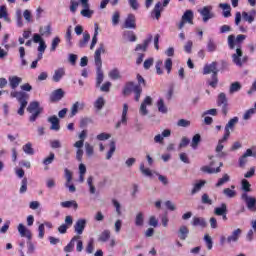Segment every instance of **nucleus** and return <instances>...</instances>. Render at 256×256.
Segmentation results:
<instances>
[{"label": "nucleus", "mask_w": 256, "mask_h": 256, "mask_svg": "<svg viewBox=\"0 0 256 256\" xmlns=\"http://www.w3.org/2000/svg\"><path fill=\"white\" fill-rule=\"evenodd\" d=\"M247 61H249V57L244 55L243 49H241V46H238L235 50V53L232 54V63H234V65L237 67H243Z\"/></svg>", "instance_id": "f257e3e1"}, {"label": "nucleus", "mask_w": 256, "mask_h": 256, "mask_svg": "<svg viewBox=\"0 0 256 256\" xmlns=\"http://www.w3.org/2000/svg\"><path fill=\"white\" fill-rule=\"evenodd\" d=\"M247 39L246 35L239 34L236 36L235 35H229L228 36V47L229 49H235V47H241V43H243Z\"/></svg>", "instance_id": "f03ea898"}, {"label": "nucleus", "mask_w": 256, "mask_h": 256, "mask_svg": "<svg viewBox=\"0 0 256 256\" xmlns=\"http://www.w3.org/2000/svg\"><path fill=\"white\" fill-rule=\"evenodd\" d=\"M241 199L246 203L247 209L252 213H256V198L253 196L247 195V192H244L241 195Z\"/></svg>", "instance_id": "7ed1b4c3"}, {"label": "nucleus", "mask_w": 256, "mask_h": 256, "mask_svg": "<svg viewBox=\"0 0 256 256\" xmlns=\"http://www.w3.org/2000/svg\"><path fill=\"white\" fill-rule=\"evenodd\" d=\"M198 13L202 16V21L204 23H207L209 19H213L215 17V13H213V6H204L198 10Z\"/></svg>", "instance_id": "20e7f679"}, {"label": "nucleus", "mask_w": 256, "mask_h": 256, "mask_svg": "<svg viewBox=\"0 0 256 256\" xmlns=\"http://www.w3.org/2000/svg\"><path fill=\"white\" fill-rule=\"evenodd\" d=\"M152 105H153V98L151 96H146L139 108L140 115L142 117L149 115V110L147 109V107H151Z\"/></svg>", "instance_id": "39448f33"}, {"label": "nucleus", "mask_w": 256, "mask_h": 256, "mask_svg": "<svg viewBox=\"0 0 256 256\" xmlns=\"http://www.w3.org/2000/svg\"><path fill=\"white\" fill-rule=\"evenodd\" d=\"M193 11L186 10L185 13L182 15L181 21L178 24V29L181 31L183 27H185V23H189V25H193Z\"/></svg>", "instance_id": "423d86ee"}, {"label": "nucleus", "mask_w": 256, "mask_h": 256, "mask_svg": "<svg viewBox=\"0 0 256 256\" xmlns=\"http://www.w3.org/2000/svg\"><path fill=\"white\" fill-rule=\"evenodd\" d=\"M238 123H239V117H233L228 121V123L225 126L224 139H229L231 135V131L235 129V125H237Z\"/></svg>", "instance_id": "0eeeda50"}, {"label": "nucleus", "mask_w": 256, "mask_h": 256, "mask_svg": "<svg viewBox=\"0 0 256 256\" xmlns=\"http://www.w3.org/2000/svg\"><path fill=\"white\" fill-rule=\"evenodd\" d=\"M10 97L13 99H17V101L21 104L28 103L29 95L23 91H12L10 93Z\"/></svg>", "instance_id": "6e6552de"}, {"label": "nucleus", "mask_w": 256, "mask_h": 256, "mask_svg": "<svg viewBox=\"0 0 256 256\" xmlns=\"http://www.w3.org/2000/svg\"><path fill=\"white\" fill-rule=\"evenodd\" d=\"M217 105L218 107H221L223 115H227L228 109H227V95L223 92H221L218 95L217 99Z\"/></svg>", "instance_id": "1a4fd4ad"}, {"label": "nucleus", "mask_w": 256, "mask_h": 256, "mask_svg": "<svg viewBox=\"0 0 256 256\" xmlns=\"http://www.w3.org/2000/svg\"><path fill=\"white\" fill-rule=\"evenodd\" d=\"M217 65H218L217 61L204 65L203 75H210V73H212V75H217V73H219V69L217 68Z\"/></svg>", "instance_id": "9d476101"}, {"label": "nucleus", "mask_w": 256, "mask_h": 256, "mask_svg": "<svg viewBox=\"0 0 256 256\" xmlns=\"http://www.w3.org/2000/svg\"><path fill=\"white\" fill-rule=\"evenodd\" d=\"M105 53H106L105 44L100 43L99 47L97 48L94 54L95 65H103V61L101 60V54H105Z\"/></svg>", "instance_id": "9b49d317"}, {"label": "nucleus", "mask_w": 256, "mask_h": 256, "mask_svg": "<svg viewBox=\"0 0 256 256\" xmlns=\"http://www.w3.org/2000/svg\"><path fill=\"white\" fill-rule=\"evenodd\" d=\"M125 29H137V18L134 14H128L124 21Z\"/></svg>", "instance_id": "f8f14e48"}, {"label": "nucleus", "mask_w": 256, "mask_h": 256, "mask_svg": "<svg viewBox=\"0 0 256 256\" xmlns=\"http://www.w3.org/2000/svg\"><path fill=\"white\" fill-rule=\"evenodd\" d=\"M87 225V220L85 219H78L74 225V231L77 233L78 237L83 235V231H85V227Z\"/></svg>", "instance_id": "ddd939ff"}, {"label": "nucleus", "mask_w": 256, "mask_h": 256, "mask_svg": "<svg viewBox=\"0 0 256 256\" xmlns=\"http://www.w3.org/2000/svg\"><path fill=\"white\" fill-rule=\"evenodd\" d=\"M81 5L84 8L80 12L82 17H87L88 19H91V17L93 16V10L89 9V0H81Z\"/></svg>", "instance_id": "4468645a"}, {"label": "nucleus", "mask_w": 256, "mask_h": 256, "mask_svg": "<svg viewBox=\"0 0 256 256\" xmlns=\"http://www.w3.org/2000/svg\"><path fill=\"white\" fill-rule=\"evenodd\" d=\"M243 233V230H241V228H238V229H235L231 235H229L227 238H226V241L228 244H231V243H237L239 241V238L241 237Z\"/></svg>", "instance_id": "2eb2a0df"}, {"label": "nucleus", "mask_w": 256, "mask_h": 256, "mask_svg": "<svg viewBox=\"0 0 256 256\" xmlns=\"http://www.w3.org/2000/svg\"><path fill=\"white\" fill-rule=\"evenodd\" d=\"M247 157H255V153H253V150L247 149L245 153L239 158V167L243 168L248 163Z\"/></svg>", "instance_id": "dca6fc26"}, {"label": "nucleus", "mask_w": 256, "mask_h": 256, "mask_svg": "<svg viewBox=\"0 0 256 256\" xmlns=\"http://www.w3.org/2000/svg\"><path fill=\"white\" fill-rule=\"evenodd\" d=\"M151 41H153V35H149L148 38H146L142 44H137L135 51H143L144 53L147 51V48L149 45H151Z\"/></svg>", "instance_id": "f3484780"}, {"label": "nucleus", "mask_w": 256, "mask_h": 256, "mask_svg": "<svg viewBox=\"0 0 256 256\" xmlns=\"http://www.w3.org/2000/svg\"><path fill=\"white\" fill-rule=\"evenodd\" d=\"M18 232L21 237H26V239H28V241H31L33 234L31 233V230H29V229H27V227H25V225L19 224Z\"/></svg>", "instance_id": "a211bd4d"}, {"label": "nucleus", "mask_w": 256, "mask_h": 256, "mask_svg": "<svg viewBox=\"0 0 256 256\" xmlns=\"http://www.w3.org/2000/svg\"><path fill=\"white\" fill-rule=\"evenodd\" d=\"M63 77H65V68H58L54 71L52 80L54 83H59Z\"/></svg>", "instance_id": "6ab92c4d"}, {"label": "nucleus", "mask_w": 256, "mask_h": 256, "mask_svg": "<svg viewBox=\"0 0 256 256\" xmlns=\"http://www.w3.org/2000/svg\"><path fill=\"white\" fill-rule=\"evenodd\" d=\"M127 111H129V106L127 104L123 105V110H122V118L120 122L116 124V129H119L122 125H127Z\"/></svg>", "instance_id": "aec40b11"}, {"label": "nucleus", "mask_w": 256, "mask_h": 256, "mask_svg": "<svg viewBox=\"0 0 256 256\" xmlns=\"http://www.w3.org/2000/svg\"><path fill=\"white\" fill-rule=\"evenodd\" d=\"M48 123H51V131H59V129H61V125H59V118L55 115L48 118Z\"/></svg>", "instance_id": "412c9836"}, {"label": "nucleus", "mask_w": 256, "mask_h": 256, "mask_svg": "<svg viewBox=\"0 0 256 256\" xmlns=\"http://www.w3.org/2000/svg\"><path fill=\"white\" fill-rule=\"evenodd\" d=\"M85 107V104L84 103H81V102H75L70 111V117H75V115H77V113H79V111H82V109H84Z\"/></svg>", "instance_id": "4be33fe9"}, {"label": "nucleus", "mask_w": 256, "mask_h": 256, "mask_svg": "<svg viewBox=\"0 0 256 256\" xmlns=\"http://www.w3.org/2000/svg\"><path fill=\"white\" fill-rule=\"evenodd\" d=\"M103 67V64L96 65V87H100L101 84L103 83L104 75H103V70L101 69Z\"/></svg>", "instance_id": "5701e85b"}, {"label": "nucleus", "mask_w": 256, "mask_h": 256, "mask_svg": "<svg viewBox=\"0 0 256 256\" xmlns=\"http://www.w3.org/2000/svg\"><path fill=\"white\" fill-rule=\"evenodd\" d=\"M255 17H256L255 9H252L249 13L242 12V19H244V21H247V23H253V21H255Z\"/></svg>", "instance_id": "b1692460"}, {"label": "nucleus", "mask_w": 256, "mask_h": 256, "mask_svg": "<svg viewBox=\"0 0 256 256\" xmlns=\"http://www.w3.org/2000/svg\"><path fill=\"white\" fill-rule=\"evenodd\" d=\"M8 81L11 89H15L16 87H19V85H21L23 79L18 76H10L8 78Z\"/></svg>", "instance_id": "393cba45"}, {"label": "nucleus", "mask_w": 256, "mask_h": 256, "mask_svg": "<svg viewBox=\"0 0 256 256\" xmlns=\"http://www.w3.org/2000/svg\"><path fill=\"white\" fill-rule=\"evenodd\" d=\"M191 224L193 225V227H207V221L205 220V218L201 217H193Z\"/></svg>", "instance_id": "a878e982"}, {"label": "nucleus", "mask_w": 256, "mask_h": 256, "mask_svg": "<svg viewBox=\"0 0 256 256\" xmlns=\"http://www.w3.org/2000/svg\"><path fill=\"white\" fill-rule=\"evenodd\" d=\"M226 141L227 139H225V136L218 141V145L216 146V153H219L218 157H225L227 155L225 152H221L225 147L223 146V143H226Z\"/></svg>", "instance_id": "bb28decb"}, {"label": "nucleus", "mask_w": 256, "mask_h": 256, "mask_svg": "<svg viewBox=\"0 0 256 256\" xmlns=\"http://www.w3.org/2000/svg\"><path fill=\"white\" fill-rule=\"evenodd\" d=\"M60 205L64 209H71V207H73V209L75 211H77V209H79V204H77V201H75V200L64 201V202H61Z\"/></svg>", "instance_id": "cd10ccee"}, {"label": "nucleus", "mask_w": 256, "mask_h": 256, "mask_svg": "<svg viewBox=\"0 0 256 256\" xmlns=\"http://www.w3.org/2000/svg\"><path fill=\"white\" fill-rule=\"evenodd\" d=\"M219 8L222 9L223 11L222 12L223 17L225 18L231 17V5L227 3H220Z\"/></svg>", "instance_id": "c85d7f7f"}, {"label": "nucleus", "mask_w": 256, "mask_h": 256, "mask_svg": "<svg viewBox=\"0 0 256 256\" xmlns=\"http://www.w3.org/2000/svg\"><path fill=\"white\" fill-rule=\"evenodd\" d=\"M79 239H81V236H74L68 245L64 248L65 253H71L73 249H75V242L79 241Z\"/></svg>", "instance_id": "c756f323"}, {"label": "nucleus", "mask_w": 256, "mask_h": 256, "mask_svg": "<svg viewBox=\"0 0 256 256\" xmlns=\"http://www.w3.org/2000/svg\"><path fill=\"white\" fill-rule=\"evenodd\" d=\"M123 39L125 41H130V43H134V41H137V36L133 31L127 30L123 32Z\"/></svg>", "instance_id": "7c9ffc66"}, {"label": "nucleus", "mask_w": 256, "mask_h": 256, "mask_svg": "<svg viewBox=\"0 0 256 256\" xmlns=\"http://www.w3.org/2000/svg\"><path fill=\"white\" fill-rule=\"evenodd\" d=\"M206 49L208 53H215V51H217V42H215L212 38H209L207 41Z\"/></svg>", "instance_id": "2f4dec72"}, {"label": "nucleus", "mask_w": 256, "mask_h": 256, "mask_svg": "<svg viewBox=\"0 0 256 256\" xmlns=\"http://www.w3.org/2000/svg\"><path fill=\"white\" fill-rule=\"evenodd\" d=\"M64 95H65V92H63V89H57L52 93L51 101H61Z\"/></svg>", "instance_id": "473e14b6"}, {"label": "nucleus", "mask_w": 256, "mask_h": 256, "mask_svg": "<svg viewBox=\"0 0 256 256\" xmlns=\"http://www.w3.org/2000/svg\"><path fill=\"white\" fill-rule=\"evenodd\" d=\"M39 33L42 37H50V35H51V24H48L46 26H41L39 28Z\"/></svg>", "instance_id": "72a5a7b5"}, {"label": "nucleus", "mask_w": 256, "mask_h": 256, "mask_svg": "<svg viewBox=\"0 0 256 256\" xmlns=\"http://www.w3.org/2000/svg\"><path fill=\"white\" fill-rule=\"evenodd\" d=\"M224 213H227V204L225 203H222L220 207L214 209V215H217L218 217H221Z\"/></svg>", "instance_id": "f704fd0d"}, {"label": "nucleus", "mask_w": 256, "mask_h": 256, "mask_svg": "<svg viewBox=\"0 0 256 256\" xmlns=\"http://www.w3.org/2000/svg\"><path fill=\"white\" fill-rule=\"evenodd\" d=\"M135 87H137V85H135L134 82H128L124 87L123 94L129 95L130 93H133V91L135 92Z\"/></svg>", "instance_id": "c9c22d12"}, {"label": "nucleus", "mask_w": 256, "mask_h": 256, "mask_svg": "<svg viewBox=\"0 0 256 256\" xmlns=\"http://www.w3.org/2000/svg\"><path fill=\"white\" fill-rule=\"evenodd\" d=\"M0 19H4L7 23H11V19H9L7 14V6L5 5L0 6Z\"/></svg>", "instance_id": "e433bc0d"}, {"label": "nucleus", "mask_w": 256, "mask_h": 256, "mask_svg": "<svg viewBox=\"0 0 256 256\" xmlns=\"http://www.w3.org/2000/svg\"><path fill=\"white\" fill-rule=\"evenodd\" d=\"M161 5V2H157L152 11V15H155L156 19H160L161 17V11H163V7H161Z\"/></svg>", "instance_id": "4c0bfd02"}, {"label": "nucleus", "mask_w": 256, "mask_h": 256, "mask_svg": "<svg viewBox=\"0 0 256 256\" xmlns=\"http://www.w3.org/2000/svg\"><path fill=\"white\" fill-rule=\"evenodd\" d=\"M144 224H145V216H143L142 212H139L138 214H136V217H135V225L136 227H143Z\"/></svg>", "instance_id": "58836bf2"}, {"label": "nucleus", "mask_w": 256, "mask_h": 256, "mask_svg": "<svg viewBox=\"0 0 256 256\" xmlns=\"http://www.w3.org/2000/svg\"><path fill=\"white\" fill-rule=\"evenodd\" d=\"M235 185H232L231 188H225L223 190V193L225 197H229V199H233L237 195V192H235Z\"/></svg>", "instance_id": "ea45409f"}, {"label": "nucleus", "mask_w": 256, "mask_h": 256, "mask_svg": "<svg viewBox=\"0 0 256 256\" xmlns=\"http://www.w3.org/2000/svg\"><path fill=\"white\" fill-rule=\"evenodd\" d=\"M189 235V228H187V226H181L179 228V237L181 239V241H185V239H187Z\"/></svg>", "instance_id": "a19ab883"}, {"label": "nucleus", "mask_w": 256, "mask_h": 256, "mask_svg": "<svg viewBox=\"0 0 256 256\" xmlns=\"http://www.w3.org/2000/svg\"><path fill=\"white\" fill-rule=\"evenodd\" d=\"M105 103H106L105 98L100 96L94 102V107H95V109H97V111H101V109H103V107H105Z\"/></svg>", "instance_id": "79ce46f5"}, {"label": "nucleus", "mask_w": 256, "mask_h": 256, "mask_svg": "<svg viewBox=\"0 0 256 256\" xmlns=\"http://www.w3.org/2000/svg\"><path fill=\"white\" fill-rule=\"evenodd\" d=\"M157 107H158V111L159 113H163V114H166L168 109H167V106L165 105V101L163 100V98H160L158 101H157Z\"/></svg>", "instance_id": "37998d69"}, {"label": "nucleus", "mask_w": 256, "mask_h": 256, "mask_svg": "<svg viewBox=\"0 0 256 256\" xmlns=\"http://www.w3.org/2000/svg\"><path fill=\"white\" fill-rule=\"evenodd\" d=\"M110 237H111V231L104 230L98 237V241H101L102 243H106V241H109Z\"/></svg>", "instance_id": "c03bdc74"}, {"label": "nucleus", "mask_w": 256, "mask_h": 256, "mask_svg": "<svg viewBox=\"0 0 256 256\" xmlns=\"http://www.w3.org/2000/svg\"><path fill=\"white\" fill-rule=\"evenodd\" d=\"M89 39H91V35L89 32H84L83 39L79 41V47L83 49V47H87V43H89Z\"/></svg>", "instance_id": "a18cd8bd"}, {"label": "nucleus", "mask_w": 256, "mask_h": 256, "mask_svg": "<svg viewBox=\"0 0 256 256\" xmlns=\"http://www.w3.org/2000/svg\"><path fill=\"white\" fill-rule=\"evenodd\" d=\"M241 91V83L239 82H233L231 85H230V88H229V94L230 95H233V93H237Z\"/></svg>", "instance_id": "49530a36"}, {"label": "nucleus", "mask_w": 256, "mask_h": 256, "mask_svg": "<svg viewBox=\"0 0 256 256\" xmlns=\"http://www.w3.org/2000/svg\"><path fill=\"white\" fill-rule=\"evenodd\" d=\"M205 181H200L196 184H194L192 190H191V195H195L196 193H199L201 191V188L205 186Z\"/></svg>", "instance_id": "de8ad7c7"}, {"label": "nucleus", "mask_w": 256, "mask_h": 256, "mask_svg": "<svg viewBox=\"0 0 256 256\" xmlns=\"http://www.w3.org/2000/svg\"><path fill=\"white\" fill-rule=\"evenodd\" d=\"M201 171H203V173H209L210 175L213 173H221V168H211L210 166H203L201 168Z\"/></svg>", "instance_id": "09e8293b"}, {"label": "nucleus", "mask_w": 256, "mask_h": 256, "mask_svg": "<svg viewBox=\"0 0 256 256\" xmlns=\"http://www.w3.org/2000/svg\"><path fill=\"white\" fill-rule=\"evenodd\" d=\"M109 151L106 154V159L107 161H109V159H111V157H113V154L115 153L117 147L115 146V142L111 141L109 144Z\"/></svg>", "instance_id": "8fccbe9b"}, {"label": "nucleus", "mask_w": 256, "mask_h": 256, "mask_svg": "<svg viewBox=\"0 0 256 256\" xmlns=\"http://www.w3.org/2000/svg\"><path fill=\"white\" fill-rule=\"evenodd\" d=\"M200 143H201V135L200 134L194 135L191 142L192 149H197Z\"/></svg>", "instance_id": "3c124183"}, {"label": "nucleus", "mask_w": 256, "mask_h": 256, "mask_svg": "<svg viewBox=\"0 0 256 256\" xmlns=\"http://www.w3.org/2000/svg\"><path fill=\"white\" fill-rule=\"evenodd\" d=\"M71 33H73V26H68L66 35H65V39H66L69 47H71L73 45V42L71 41V39H72Z\"/></svg>", "instance_id": "603ef678"}, {"label": "nucleus", "mask_w": 256, "mask_h": 256, "mask_svg": "<svg viewBox=\"0 0 256 256\" xmlns=\"http://www.w3.org/2000/svg\"><path fill=\"white\" fill-rule=\"evenodd\" d=\"M108 76L110 77V79H113L114 81H117V79H121V73L117 68L111 70Z\"/></svg>", "instance_id": "864d4df0"}, {"label": "nucleus", "mask_w": 256, "mask_h": 256, "mask_svg": "<svg viewBox=\"0 0 256 256\" xmlns=\"http://www.w3.org/2000/svg\"><path fill=\"white\" fill-rule=\"evenodd\" d=\"M229 181H231V177L229 176V174H224L223 177L218 180L216 187H222V185H225V183H229Z\"/></svg>", "instance_id": "5fc2aeb1"}, {"label": "nucleus", "mask_w": 256, "mask_h": 256, "mask_svg": "<svg viewBox=\"0 0 256 256\" xmlns=\"http://www.w3.org/2000/svg\"><path fill=\"white\" fill-rule=\"evenodd\" d=\"M38 109H41L39 108V102L37 101H34V102H31L27 108V112L28 113H35V111H38Z\"/></svg>", "instance_id": "6e6d98bb"}, {"label": "nucleus", "mask_w": 256, "mask_h": 256, "mask_svg": "<svg viewBox=\"0 0 256 256\" xmlns=\"http://www.w3.org/2000/svg\"><path fill=\"white\" fill-rule=\"evenodd\" d=\"M140 172L142 175H145V177H153V172H151V169L145 168V164H140Z\"/></svg>", "instance_id": "4d7b16f0"}, {"label": "nucleus", "mask_w": 256, "mask_h": 256, "mask_svg": "<svg viewBox=\"0 0 256 256\" xmlns=\"http://www.w3.org/2000/svg\"><path fill=\"white\" fill-rule=\"evenodd\" d=\"M23 151L26 155H35V150H33V145L31 143H27L23 146Z\"/></svg>", "instance_id": "13d9d810"}, {"label": "nucleus", "mask_w": 256, "mask_h": 256, "mask_svg": "<svg viewBox=\"0 0 256 256\" xmlns=\"http://www.w3.org/2000/svg\"><path fill=\"white\" fill-rule=\"evenodd\" d=\"M84 147H85L87 157H93V153H95L93 145H91L89 142H86L84 144Z\"/></svg>", "instance_id": "bf43d9fd"}, {"label": "nucleus", "mask_w": 256, "mask_h": 256, "mask_svg": "<svg viewBox=\"0 0 256 256\" xmlns=\"http://www.w3.org/2000/svg\"><path fill=\"white\" fill-rule=\"evenodd\" d=\"M256 111L255 108H250L248 109L244 115H243V120L244 121H249V119H251V117H253V115H255Z\"/></svg>", "instance_id": "052dcab7"}, {"label": "nucleus", "mask_w": 256, "mask_h": 256, "mask_svg": "<svg viewBox=\"0 0 256 256\" xmlns=\"http://www.w3.org/2000/svg\"><path fill=\"white\" fill-rule=\"evenodd\" d=\"M241 185L242 191H245V193H249V191H251V183H249L247 179H242Z\"/></svg>", "instance_id": "680f3d73"}, {"label": "nucleus", "mask_w": 256, "mask_h": 256, "mask_svg": "<svg viewBox=\"0 0 256 256\" xmlns=\"http://www.w3.org/2000/svg\"><path fill=\"white\" fill-rule=\"evenodd\" d=\"M204 241L207 245V249L209 251H211V249H213V238H211V236H209V234L204 235Z\"/></svg>", "instance_id": "e2e57ef3"}, {"label": "nucleus", "mask_w": 256, "mask_h": 256, "mask_svg": "<svg viewBox=\"0 0 256 256\" xmlns=\"http://www.w3.org/2000/svg\"><path fill=\"white\" fill-rule=\"evenodd\" d=\"M177 127H183V128L191 127V121L187 119H180L177 121Z\"/></svg>", "instance_id": "0e129e2a"}, {"label": "nucleus", "mask_w": 256, "mask_h": 256, "mask_svg": "<svg viewBox=\"0 0 256 256\" xmlns=\"http://www.w3.org/2000/svg\"><path fill=\"white\" fill-rule=\"evenodd\" d=\"M93 251H95V242L93 239H90L86 246V252L91 254Z\"/></svg>", "instance_id": "69168bd1"}, {"label": "nucleus", "mask_w": 256, "mask_h": 256, "mask_svg": "<svg viewBox=\"0 0 256 256\" xmlns=\"http://www.w3.org/2000/svg\"><path fill=\"white\" fill-rule=\"evenodd\" d=\"M134 93H135V101H139V99H141V93H143V88H141V86H135Z\"/></svg>", "instance_id": "338daca9"}, {"label": "nucleus", "mask_w": 256, "mask_h": 256, "mask_svg": "<svg viewBox=\"0 0 256 256\" xmlns=\"http://www.w3.org/2000/svg\"><path fill=\"white\" fill-rule=\"evenodd\" d=\"M112 205H114L115 209H116V213L117 215L120 217V215H122L121 212V203H119V201L113 199L112 200Z\"/></svg>", "instance_id": "774afa93"}]
</instances>
